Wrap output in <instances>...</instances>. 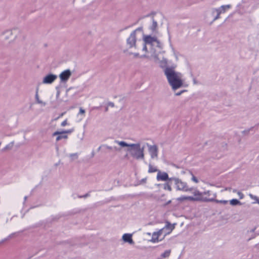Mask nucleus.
Listing matches in <instances>:
<instances>
[{
	"instance_id": "ddd939ff",
	"label": "nucleus",
	"mask_w": 259,
	"mask_h": 259,
	"mask_svg": "<svg viewBox=\"0 0 259 259\" xmlns=\"http://www.w3.org/2000/svg\"><path fill=\"white\" fill-rule=\"evenodd\" d=\"M211 196H214V195L210 191L207 190L202 192V197L206 198V199H202V201H212L213 197Z\"/></svg>"
},
{
	"instance_id": "4468645a",
	"label": "nucleus",
	"mask_w": 259,
	"mask_h": 259,
	"mask_svg": "<svg viewBox=\"0 0 259 259\" xmlns=\"http://www.w3.org/2000/svg\"><path fill=\"white\" fill-rule=\"evenodd\" d=\"M232 6L231 5H223L221 6L220 7L218 8V10H215L214 12L217 13L218 15L219 14H223L225 13L227 11L230 9L231 8Z\"/></svg>"
},
{
	"instance_id": "423d86ee",
	"label": "nucleus",
	"mask_w": 259,
	"mask_h": 259,
	"mask_svg": "<svg viewBox=\"0 0 259 259\" xmlns=\"http://www.w3.org/2000/svg\"><path fill=\"white\" fill-rule=\"evenodd\" d=\"M19 32V30L17 29L6 30L3 34V38L10 43L13 42L16 39Z\"/></svg>"
},
{
	"instance_id": "cd10ccee",
	"label": "nucleus",
	"mask_w": 259,
	"mask_h": 259,
	"mask_svg": "<svg viewBox=\"0 0 259 259\" xmlns=\"http://www.w3.org/2000/svg\"><path fill=\"white\" fill-rule=\"evenodd\" d=\"M228 200H222L218 201V202L221 203V204H226L228 203Z\"/></svg>"
},
{
	"instance_id": "dca6fc26",
	"label": "nucleus",
	"mask_w": 259,
	"mask_h": 259,
	"mask_svg": "<svg viewBox=\"0 0 259 259\" xmlns=\"http://www.w3.org/2000/svg\"><path fill=\"white\" fill-rule=\"evenodd\" d=\"M215 10H218V8L212 9V10H211V11L209 13V14L210 15H211V16L212 17V18H211L212 22H214V21H215L216 20L219 19L220 18V15H221V14H219L218 15L217 13H216L214 12Z\"/></svg>"
},
{
	"instance_id": "393cba45",
	"label": "nucleus",
	"mask_w": 259,
	"mask_h": 259,
	"mask_svg": "<svg viewBox=\"0 0 259 259\" xmlns=\"http://www.w3.org/2000/svg\"><path fill=\"white\" fill-rule=\"evenodd\" d=\"M157 27V22L153 20L152 21V24H151V26L150 27V29L152 31H155Z\"/></svg>"
},
{
	"instance_id": "f03ea898",
	"label": "nucleus",
	"mask_w": 259,
	"mask_h": 259,
	"mask_svg": "<svg viewBox=\"0 0 259 259\" xmlns=\"http://www.w3.org/2000/svg\"><path fill=\"white\" fill-rule=\"evenodd\" d=\"M176 67V65L172 68L166 67L164 71L169 84L174 91L188 86V84L183 77V75L181 72L175 70Z\"/></svg>"
},
{
	"instance_id": "20e7f679",
	"label": "nucleus",
	"mask_w": 259,
	"mask_h": 259,
	"mask_svg": "<svg viewBox=\"0 0 259 259\" xmlns=\"http://www.w3.org/2000/svg\"><path fill=\"white\" fill-rule=\"evenodd\" d=\"M171 185H173L176 191L188 193L192 192L193 190L192 187H190L188 183L179 178L171 177L163 185V189L169 192L172 191Z\"/></svg>"
},
{
	"instance_id": "9b49d317",
	"label": "nucleus",
	"mask_w": 259,
	"mask_h": 259,
	"mask_svg": "<svg viewBox=\"0 0 259 259\" xmlns=\"http://www.w3.org/2000/svg\"><path fill=\"white\" fill-rule=\"evenodd\" d=\"M124 243H127L130 245H133L134 241L133 239V234L130 233L123 234L121 237Z\"/></svg>"
},
{
	"instance_id": "a878e982",
	"label": "nucleus",
	"mask_w": 259,
	"mask_h": 259,
	"mask_svg": "<svg viewBox=\"0 0 259 259\" xmlns=\"http://www.w3.org/2000/svg\"><path fill=\"white\" fill-rule=\"evenodd\" d=\"M234 192H236L237 194L238 195L239 198L240 199H242L244 197V195L240 191H236V190H233Z\"/></svg>"
},
{
	"instance_id": "412c9836",
	"label": "nucleus",
	"mask_w": 259,
	"mask_h": 259,
	"mask_svg": "<svg viewBox=\"0 0 259 259\" xmlns=\"http://www.w3.org/2000/svg\"><path fill=\"white\" fill-rule=\"evenodd\" d=\"M172 56L176 61H178L179 59V53L173 48H171Z\"/></svg>"
},
{
	"instance_id": "b1692460",
	"label": "nucleus",
	"mask_w": 259,
	"mask_h": 259,
	"mask_svg": "<svg viewBox=\"0 0 259 259\" xmlns=\"http://www.w3.org/2000/svg\"><path fill=\"white\" fill-rule=\"evenodd\" d=\"M249 196L251 199L254 200L255 202L259 204V198H258L256 196L253 195L251 194H249Z\"/></svg>"
},
{
	"instance_id": "bb28decb",
	"label": "nucleus",
	"mask_w": 259,
	"mask_h": 259,
	"mask_svg": "<svg viewBox=\"0 0 259 259\" xmlns=\"http://www.w3.org/2000/svg\"><path fill=\"white\" fill-rule=\"evenodd\" d=\"M69 125V123L67 119H65L61 123V125L63 127L65 126L66 125Z\"/></svg>"
},
{
	"instance_id": "39448f33",
	"label": "nucleus",
	"mask_w": 259,
	"mask_h": 259,
	"mask_svg": "<svg viewBox=\"0 0 259 259\" xmlns=\"http://www.w3.org/2000/svg\"><path fill=\"white\" fill-rule=\"evenodd\" d=\"M172 229L173 228L171 226L166 225L162 229L157 230L152 233H148L147 235L151 236L150 240L151 242L158 243L163 240L166 235L169 234Z\"/></svg>"
},
{
	"instance_id": "5701e85b",
	"label": "nucleus",
	"mask_w": 259,
	"mask_h": 259,
	"mask_svg": "<svg viewBox=\"0 0 259 259\" xmlns=\"http://www.w3.org/2000/svg\"><path fill=\"white\" fill-rule=\"evenodd\" d=\"M158 170L157 169L156 167L153 166L151 165H149L148 172L149 173L154 172L156 171L158 172Z\"/></svg>"
},
{
	"instance_id": "f8f14e48",
	"label": "nucleus",
	"mask_w": 259,
	"mask_h": 259,
	"mask_svg": "<svg viewBox=\"0 0 259 259\" xmlns=\"http://www.w3.org/2000/svg\"><path fill=\"white\" fill-rule=\"evenodd\" d=\"M169 178L168 174L165 172H162L158 171L156 179L158 181H166L169 182Z\"/></svg>"
},
{
	"instance_id": "0eeeda50",
	"label": "nucleus",
	"mask_w": 259,
	"mask_h": 259,
	"mask_svg": "<svg viewBox=\"0 0 259 259\" xmlns=\"http://www.w3.org/2000/svg\"><path fill=\"white\" fill-rule=\"evenodd\" d=\"M73 131V129H70L61 132L57 131L53 133V136L56 137V140L58 141L62 139H67L68 135L72 133Z\"/></svg>"
},
{
	"instance_id": "a211bd4d",
	"label": "nucleus",
	"mask_w": 259,
	"mask_h": 259,
	"mask_svg": "<svg viewBox=\"0 0 259 259\" xmlns=\"http://www.w3.org/2000/svg\"><path fill=\"white\" fill-rule=\"evenodd\" d=\"M177 201L182 203L185 201H192V198L191 196L182 195L177 198Z\"/></svg>"
},
{
	"instance_id": "f3484780",
	"label": "nucleus",
	"mask_w": 259,
	"mask_h": 259,
	"mask_svg": "<svg viewBox=\"0 0 259 259\" xmlns=\"http://www.w3.org/2000/svg\"><path fill=\"white\" fill-rule=\"evenodd\" d=\"M85 116V111L82 108H79L78 113H77L76 117L78 121H81Z\"/></svg>"
},
{
	"instance_id": "c756f323",
	"label": "nucleus",
	"mask_w": 259,
	"mask_h": 259,
	"mask_svg": "<svg viewBox=\"0 0 259 259\" xmlns=\"http://www.w3.org/2000/svg\"><path fill=\"white\" fill-rule=\"evenodd\" d=\"M181 94V93H178L176 95L178 96V95H180Z\"/></svg>"
},
{
	"instance_id": "6ab92c4d",
	"label": "nucleus",
	"mask_w": 259,
	"mask_h": 259,
	"mask_svg": "<svg viewBox=\"0 0 259 259\" xmlns=\"http://www.w3.org/2000/svg\"><path fill=\"white\" fill-rule=\"evenodd\" d=\"M35 99L36 101V103L38 104H40L42 106L46 105V103L41 100L38 95V91H36L35 95Z\"/></svg>"
},
{
	"instance_id": "c85d7f7f",
	"label": "nucleus",
	"mask_w": 259,
	"mask_h": 259,
	"mask_svg": "<svg viewBox=\"0 0 259 259\" xmlns=\"http://www.w3.org/2000/svg\"><path fill=\"white\" fill-rule=\"evenodd\" d=\"M70 156L72 157V159H75L77 157V155L76 154H71Z\"/></svg>"
},
{
	"instance_id": "4be33fe9",
	"label": "nucleus",
	"mask_w": 259,
	"mask_h": 259,
	"mask_svg": "<svg viewBox=\"0 0 259 259\" xmlns=\"http://www.w3.org/2000/svg\"><path fill=\"white\" fill-rule=\"evenodd\" d=\"M190 174L191 176V181L195 184L198 183L199 182V179L198 178L194 176L191 172H190Z\"/></svg>"
},
{
	"instance_id": "aec40b11",
	"label": "nucleus",
	"mask_w": 259,
	"mask_h": 259,
	"mask_svg": "<svg viewBox=\"0 0 259 259\" xmlns=\"http://www.w3.org/2000/svg\"><path fill=\"white\" fill-rule=\"evenodd\" d=\"M230 204L231 206H235L237 205H241L242 203L237 199H232L229 201Z\"/></svg>"
},
{
	"instance_id": "1a4fd4ad",
	"label": "nucleus",
	"mask_w": 259,
	"mask_h": 259,
	"mask_svg": "<svg viewBox=\"0 0 259 259\" xmlns=\"http://www.w3.org/2000/svg\"><path fill=\"white\" fill-rule=\"evenodd\" d=\"M71 72L69 69H66L62 71L59 74V78L61 82H66L71 75Z\"/></svg>"
},
{
	"instance_id": "f257e3e1",
	"label": "nucleus",
	"mask_w": 259,
	"mask_h": 259,
	"mask_svg": "<svg viewBox=\"0 0 259 259\" xmlns=\"http://www.w3.org/2000/svg\"><path fill=\"white\" fill-rule=\"evenodd\" d=\"M141 46H137L136 35L135 32L131 34L127 39V44L130 48L135 47L139 52L134 53L133 55L136 58H146L152 60L155 63H159L160 60L156 54L155 48L162 49V43L156 37L150 35H143Z\"/></svg>"
},
{
	"instance_id": "9d476101",
	"label": "nucleus",
	"mask_w": 259,
	"mask_h": 259,
	"mask_svg": "<svg viewBox=\"0 0 259 259\" xmlns=\"http://www.w3.org/2000/svg\"><path fill=\"white\" fill-rule=\"evenodd\" d=\"M193 195L191 196L192 198V201H201L202 199H206V198L202 197V192L199 191L197 189L192 190Z\"/></svg>"
},
{
	"instance_id": "7ed1b4c3",
	"label": "nucleus",
	"mask_w": 259,
	"mask_h": 259,
	"mask_svg": "<svg viewBox=\"0 0 259 259\" xmlns=\"http://www.w3.org/2000/svg\"><path fill=\"white\" fill-rule=\"evenodd\" d=\"M120 148H126L125 151L134 159L143 160L145 158V146L140 143H127L123 141H115Z\"/></svg>"
},
{
	"instance_id": "2eb2a0df",
	"label": "nucleus",
	"mask_w": 259,
	"mask_h": 259,
	"mask_svg": "<svg viewBox=\"0 0 259 259\" xmlns=\"http://www.w3.org/2000/svg\"><path fill=\"white\" fill-rule=\"evenodd\" d=\"M149 152L152 158L155 159L157 157V148L155 146H151L149 148Z\"/></svg>"
},
{
	"instance_id": "6e6552de",
	"label": "nucleus",
	"mask_w": 259,
	"mask_h": 259,
	"mask_svg": "<svg viewBox=\"0 0 259 259\" xmlns=\"http://www.w3.org/2000/svg\"><path fill=\"white\" fill-rule=\"evenodd\" d=\"M57 75L54 74H47L43 77L42 83L46 84H51L57 78Z\"/></svg>"
}]
</instances>
